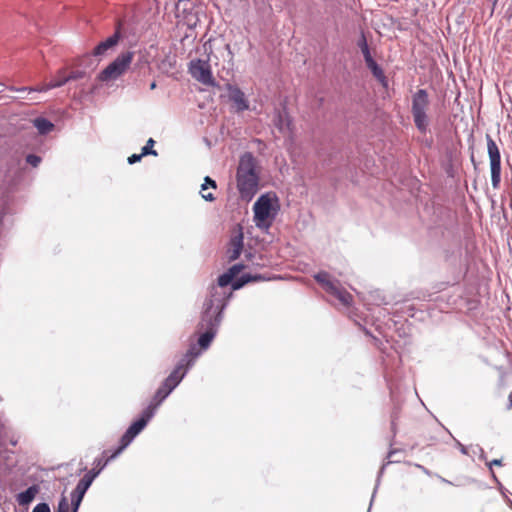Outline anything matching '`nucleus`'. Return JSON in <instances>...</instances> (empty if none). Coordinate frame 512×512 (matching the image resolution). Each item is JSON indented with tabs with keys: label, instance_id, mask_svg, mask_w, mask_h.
I'll list each match as a JSON object with an SVG mask.
<instances>
[{
	"label": "nucleus",
	"instance_id": "obj_11",
	"mask_svg": "<svg viewBox=\"0 0 512 512\" xmlns=\"http://www.w3.org/2000/svg\"><path fill=\"white\" fill-rule=\"evenodd\" d=\"M265 279L266 278H264L260 274H244L241 277L234 280V278L228 272H225L218 277L217 286H213L212 288H217L218 291L219 289H223L229 284H231L232 290H238L249 282L260 281Z\"/></svg>",
	"mask_w": 512,
	"mask_h": 512
},
{
	"label": "nucleus",
	"instance_id": "obj_18",
	"mask_svg": "<svg viewBox=\"0 0 512 512\" xmlns=\"http://www.w3.org/2000/svg\"><path fill=\"white\" fill-rule=\"evenodd\" d=\"M229 98L235 103L238 111H244L249 108L245 94L236 86L228 85Z\"/></svg>",
	"mask_w": 512,
	"mask_h": 512
},
{
	"label": "nucleus",
	"instance_id": "obj_7",
	"mask_svg": "<svg viewBox=\"0 0 512 512\" xmlns=\"http://www.w3.org/2000/svg\"><path fill=\"white\" fill-rule=\"evenodd\" d=\"M225 306L224 293L217 292V288H212L210 297L203 304V320H221Z\"/></svg>",
	"mask_w": 512,
	"mask_h": 512
},
{
	"label": "nucleus",
	"instance_id": "obj_9",
	"mask_svg": "<svg viewBox=\"0 0 512 512\" xmlns=\"http://www.w3.org/2000/svg\"><path fill=\"white\" fill-rule=\"evenodd\" d=\"M487 151L490 159L491 183L493 188H498L501 181V156L499 148L492 137L487 134Z\"/></svg>",
	"mask_w": 512,
	"mask_h": 512
},
{
	"label": "nucleus",
	"instance_id": "obj_19",
	"mask_svg": "<svg viewBox=\"0 0 512 512\" xmlns=\"http://www.w3.org/2000/svg\"><path fill=\"white\" fill-rule=\"evenodd\" d=\"M121 452H117V448L114 451L105 450L100 458L95 459L93 462V468L97 475L103 470V468L114 458H116Z\"/></svg>",
	"mask_w": 512,
	"mask_h": 512
},
{
	"label": "nucleus",
	"instance_id": "obj_13",
	"mask_svg": "<svg viewBox=\"0 0 512 512\" xmlns=\"http://www.w3.org/2000/svg\"><path fill=\"white\" fill-rule=\"evenodd\" d=\"M96 477H97V472H95V468H92L79 480L76 488L74 489V491L71 494V501H72V506H73L72 512H77L78 507H79L86 491L88 490V488L90 487V485L92 484V482L94 481V479Z\"/></svg>",
	"mask_w": 512,
	"mask_h": 512
},
{
	"label": "nucleus",
	"instance_id": "obj_2",
	"mask_svg": "<svg viewBox=\"0 0 512 512\" xmlns=\"http://www.w3.org/2000/svg\"><path fill=\"white\" fill-rule=\"evenodd\" d=\"M198 356L199 351L196 350L195 347H192L189 351L186 352L175 369L156 391L152 402L149 404V406H154V411L162 403V401H164L165 398L178 386V384L185 376L187 369L194 363Z\"/></svg>",
	"mask_w": 512,
	"mask_h": 512
},
{
	"label": "nucleus",
	"instance_id": "obj_38",
	"mask_svg": "<svg viewBox=\"0 0 512 512\" xmlns=\"http://www.w3.org/2000/svg\"><path fill=\"white\" fill-rule=\"evenodd\" d=\"M3 90H4V86H3V84L0 83V93H2Z\"/></svg>",
	"mask_w": 512,
	"mask_h": 512
},
{
	"label": "nucleus",
	"instance_id": "obj_8",
	"mask_svg": "<svg viewBox=\"0 0 512 512\" xmlns=\"http://www.w3.org/2000/svg\"><path fill=\"white\" fill-rule=\"evenodd\" d=\"M153 415L154 406H148L143 411L141 417L134 421L121 437L117 452H122L132 442V440L145 428Z\"/></svg>",
	"mask_w": 512,
	"mask_h": 512
},
{
	"label": "nucleus",
	"instance_id": "obj_5",
	"mask_svg": "<svg viewBox=\"0 0 512 512\" xmlns=\"http://www.w3.org/2000/svg\"><path fill=\"white\" fill-rule=\"evenodd\" d=\"M133 52L121 53L113 62H111L99 75L98 80L101 82H109L123 75L133 60Z\"/></svg>",
	"mask_w": 512,
	"mask_h": 512
},
{
	"label": "nucleus",
	"instance_id": "obj_35",
	"mask_svg": "<svg viewBox=\"0 0 512 512\" xmlns=\"http://www.w3.org/2000/svg\"><path fill=\"white\" fill-rule=\"evenodd\" d=\"M508 400H509L508 409H511L512 408V392L509 394Z\"/></svg>",
	"mask_w": 512,
	"mask_h": 512
},
{
	"label": "nucleus",
	"instance_id": "obj_34",
	"mask_svg": "<svg viewBox=\"0 0 512 512\" xmlns=\"http://www.w3.org/2000/svg\"><path fill=\"white\" fill-rule=\"evenodd\" d=\"M493 465L501 466L502 460L501 459H494L489 463V466L492 467Z\"/></svg>",
	"mask_w": 512,
	"mask_h": 512
},
{
	"label": "nucleus",
	"instance_id": "obj_33",
	"mask_svg": "<svg viewBox=\"0 0 512 512\" xmlns=\"http://www.w3.org/2000/svg\"><path fill=\"white\" fill-rule=\"evenodd\" d=\"M8 89L11 91L25 92V91H29L30 88H27V87L17 88V87L11 86Z\"/></svg>",
	"mask_w": 512,
	"mask_h": 512
},
{
	"label": "nucleus",
	"instance_id": "obj_20",
	"mask_svg": "<svg viewBox=\"0 0 512 512\" xmlns=\"http://www.w3.org/2000/svg\"><path fill=\"white\" fill-rule=\"evenodd\" d=\"M39 493L38 485H32L24 492H21L17 495L16 500L20 506L29 505Z\"/></svg>",
	"mask_w": 512,
	"mask_h": 512
},
{
	"label": "nucleus",
	"instance_id": "obj_31",
	"mask_svg": "<svg viewBox=\"0 0 512 512\" xmlns=\"http://www.w3.org/2000/svg\"><path fill=\"white\" fill-rule=\"evenodd\" d=\"M32 512H51L50 507L46 503H39L37 504Z\"/></svg>",
	"mask_w": 512,
	"mask_h": 512
},
{
	"label": "nucleus",
	"instance_id": "obj_16",
	"mask_svg": "<svg viewBox=\"0 0 512 512\" xmlns=\"http://www.w3.org/2000/svg\"><path fill=\"white\" fill-rule=\"evenodd\" d=\"M243 250V233L241 230L231 237L227 249V258L229 261H234L239 258Z\"/></svg>",
	"mask_w": 512,
	"mask_h": 512
},
{
	"label": "nucleus",
	"instance_id": "obj_28",
	"mask_svg": "<svg viewBox=\"0 0 512 512\" xmlns=\"http://www.w3.org/2000/svg\"><path fill=\"white\" fill-rule=\"evenodd\" d=\"M69 503L68 499L65 496H62L58 503V508L56 512H69Z\"/></svg>",
	"mask_w": 512,
	"mask_h": 512
},
{
	"label": "nucleus",
	"instance_id": "obj_23",
	"mask_svg": "<svg viewBox=\"0 0 512 512\" xmlns=\"http://www.w3.org/2000/svg\"><path fill=\"white\" fill-rule=\"evenodd\" d=\"M208 187L216 188V182L212 180L210 177L206 176L204 179V183L201 186V195L204 200L211 202L215 199L214 195L212 193H203V191H205Z\"/></svg>",
	"mask_w": 512,
	"mask_h": 512
},
{
	"label": "nucleus",
	"instance_id": "obj_32",
	"mask_svg": "<svg viewBox=\"0 0 512 512\" xmlns=\"http://www.w3.org/2000/svg\"><path fill=\"white\" fill-rule=\"evenodd\" d=\"M143 156L144 155H142V153H140V154H133V155H131L128 158V163L129 164H135V163L139 162Z\"/></svg>",
	"mask_w": 512,
	"mask_h": 512
},
{
	"label": "nucleus",
	"instance_id": "obj_17",
	"mask_svg": "<svg viewBox=\"0 0 512 512\" xmlns=\"http://www.w3.org/2000/svg\"><path fill=\"white\" fill-rule=\"evenodd\" d=\"M120 40L119 32H115L113 35L108 37L106 40L100 42L93 50L92 54L95 57L106 56L108 51L113 49Z\"/></svg>",
	"mask_w": 512,
	"mask_h": 512
},
{
	"label": "nucleus",
	"instance_id": "obj_24",
	"mask_svg": "<svg viewBox=\"0 0 512 512\" xmlns=\"http://www.w3.org/2000/svg\"><path fill=\"white\" fill-rule=\"evenodd\" d=\"M274 124L281 132L285 131L286 129H289L290 125L289 120L286 117V114L280 111L277 112Z\"/></svg>",
	"mask_w": 512,
	"mask_h": 512
},
{
	"label": "nucleus",
	"instance_id": "obj_1",
	"mask_svg": "<svg viewBox=\"0 0 512 512\" xmlns=\"http://www.w3.org/2000/svg\"><path fill=\"white\" fill-rule=\"evenodd\" d=\"M236 181L241 199L250 201L257 193L259 187L257 160L252 153L246 152L240 157Z\"/></svg>",
	"mask_w": 512,
	"mask_h": 512
},
{
	"label": "nucleus",
	"instance_id": "obj_4",
	"mask_svg": "<svg viewBox=\"0 0 512 512\" xmlns=\"http://www.w3.org/2000/svg\"><path fill=\"white\" fill-rule=\"evenodd\" d=\"M254 223L260 229H268L276 215L273 197L270 194L261 195L253 205Z\"/></svg>",
	"mask_w": 512,
	"mask_h": 512
},
{
	"label": "nucleus",
	"instance_id": "obj_15",
	"mask_svg": "<svg viewBox=\"0 0 512 512\" xmlns=\"http://www.w3.org/2000/svg\"><path fill=\"white\" fill-rule=\"evenodd\" d=\"M358 45L362 51L366 65L371 70L374 77H376L379 81L384 82L386 78L384 76L383 70L376 63V61L372 58L367 41L364 36H362Z\"/></svg>",
	"mask_w": 512,
	"mask_h": 512
},
{
	"label": "nucleus",
	"instance_id": "obj_21",
	"mask_svg": "<svg viewBox=\"0 0 512 512\" xmlns=\"http://www.w3.org/2000/svg\"><path fill=\"white\" fill-rule=\"evenodd\" d=\"M214 336H215V331L212 328L208 329L206 332L201 334L200 337L198 338L199 348L196 345H191L190 348L188 349V351L192 347H195L196 350L199 351V355H200L202 350H205V349H207L209 347V345L211 344Z\"/></svg>",
	"mask_w": 512,
	"mask_h": 512
},
{
	"label": "nucleus",
	"instance_id": "obj_14",
	"mask_svg": "<svg viewBox=\"0 0 512 512\" xmlns=\"http://www.w3.org/2000/svg\"><path fill=\"white\" fill-rule=\"evenodd\" d=\"M96 477H97V472H95V468H92L79 480L76 488L74 489V491L71 494V501H72V506H73L72 512H77L78 507H79L86 491L88 490V488L90 487V485L92 484V482L94 481V479Z\"/></svg>",
	"mask_w": 512,
	"mask_h": 512
},
{
	"label": "nucleus",
	"instance_id": "obj_25",
	"mask_svg": "<svg viewBox=\"0 0 512 512\" xmlns=\"http://www.w3.org/2000/svg\"><path fill=\"white\" fill-rule=\"evenodd\" d=\"M63 86V82H49L48 84L41 85L35 88H30L29 93L31 92H47L50 89L57 88Z\"/></svg>",
	"mask_w": 512,
	"mask_h": 512
},
{
	"label": "nucleus",
	"instance_id": "obj_6",
	"mask_svg": "<svg viewBox=\"0 0 512 512\" xmlns=\"http://www.w3.org/2000/svg\"><path fill=\"white\" fill-rule=\"evenodd\" d=\"M314 278L327 293L337 298L342 304H351L352 295L341 287L338 280L332 279L329 273L321 271Z\"/></svg>",
	"mask_w": 512,
	"mask_h": 512
},
{
	"label": "nucleus",
	"instance_id": "obj_30",
	"mask_svg": "<svg viewBox=\"0 0 512 512\" xmlns=\"http://www.w3.org/2000/svg\"><path fill=\"white\" fill-rule=\"evenodd\" d=\"M243 268V265L242 264H235L233 265L232 267H230L228 269V273L233 277L235 278L239 273L240 271L242 270Z\"/></svg>",
	"mask_w": 512,
	"mask_h": 512
},
{
	"label": "nucleus",
	"instance_id": "obj_27",
	"mask_svg": "<svg viewBox=\"0 0 512 512\" xmlns=\"http://www.w3.org/2000/svg\"><path fill=\"white\" fill-rule=\"evenodd\" d=\"M85 73L83 71H75L69 74L68 76L63 77L61 82H63V85L71 80H77L83 78Z\"/></svg>",
	"mask_w": 512,
	"mask_h": 512
},
{
	"label": "nucleus",
	"instance_id": "obj_22",
	"mask_svg": "<svg viewBox=\"0 0 512 512\" xmlns=\"http://www.w3.org/2000/svg\"><path fill=\"white\" fill-rule=\"evenodd\" d=\"M34 126L40 134H47L54 128V124L46 118L38 117L33 121Z\"/></svg>",
	"mask_w": 512,
	"mask_h": 512
},
{
	"label": "nucleus",
	"instance_id": "obj_26",
	"mask_svg": "<svg viewBox=\"0 0 512 512\" xmlns=\"http://www.w3.org/2000/svg\"><path fill=\"white\" fill-rule=\"evenodd\" d=\"M154 143L152 138L148 139L146 145L142 148V155H157V152L153 149Z\"/></svg>",
	"mask_w": 512,
	"mask_h": 512
},
{
	"label": "nucleus",
	"instance_id": "obj_10",
	"mask_svg": "<svg viewBox=\"0 0 512 512\" xmlns=\"http://www.w3.org/2000/svg\"><path fill=\"white\" fill-rule=\"evenodd\" d=\"M189 73L198 82L207 85L215 86V80L212 76L211 66L208 60L194 59L189 63Z\"/></svg>",
	"mask_w": 512,
	"mask_h": 512
},
{
	"label": "nucleus",
	"instance_id": "obj_36",
	"mask_svg": "<svg viewBox=\"0 0 512 512\" xmlns=\"http://www.w3.org/2000/svg\"><path fill=\"white\" fill-rule=\"evenodd\" d=\"M156 86H157L156 82H155V81H153V82L150 84V89H152V90H153V89H155V88H156Z\"/></svg>",
	"mask_w": 512,
	"mask_h": 512
},
{
	"label": "nucleus",
	"instance_id": "obj_37",
	"mask_svg": "<svg viewBox=\"0 0 512 512\" xmlns=\"http://www.w3.org/2000/svg\"><path fill=\"white\" fill-rule=\"evenodd\" d=\"M62 79H63V77H58V78L52 80L51 82H61Z\"/></svg>",
	"mask_w": 512,
	"mask_h": 512
},
{
	"label": "nucleus",
	"instance_id": "obj_3",
	"mask_svg": "<svg viewBox=\"0 0 512 512\" xmlns=\"http://www.w3.org/2000/svg\"><path fill=\"white\" fill-rule=\"evenodd\" d=\"M429 105V95L425 89H419L413 94L411 113L415 126L421 133H425L429 126V117L427 114Z\"/></svg>",
	"mask_w": 512,
	"mask_h": 512
},
{
	"label": "nucleus",
	"instance_id": "obj_12",
	"mask_svg": "<svg viewBox=\"0 0 512 512\" xmlns=\"http://www.w3.org/2000/svg\"><path fill=\"white\" fill-rule=\"evenodd\" d=\"M96 477H97V472H95V468H92L79 480L76 488L74 489V491L71 494V501H72V506H73L72 512H77L78 507H79L86 491L88 490V488L90 487V485L92 484V482L94 481V479Z\"/></svg>",
	"mask_w": 512,
	"mask_h": 512
},
{
	"label": "nucleus",
	"instance_id": "obj_29",
	"mask_svg": "<svg viewBox=\"0 0 512 512\" xmlns=\"http://www.w3.org/2000/svg\"><path fill=\"white\" fill-rule=\"evenodd\" d=\"M26 161L31 166L37 167L40 164V162H41V158L39 156L35 155V154H29L26 157Z\"/></svg>",
	"mask_w": 512,
	"mask_h": 512
}]
</instances>
